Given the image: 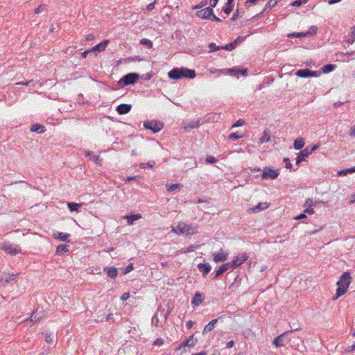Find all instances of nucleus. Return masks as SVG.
Instances as JSON below:
<instances>
[{
    "label": "nucleus",
    "instance_id": "30",
    "mask_svg": "<svg viewBox=\"0 0 355 355\" xmlns=\"http://www.w3.org/2000/svg\"><path fill=\"white\" fill-rule=\"evenodd\" d=\"M288 37H309V33H306V32H300V33H293L288 35Z\"/></svg>",
    "mask_w": 355,
    "mask_h": 355
},
{
    "label": "nucleus",
    "instance_id": "52",
    "mask_svg": "<svg viewBox=\"0 0 355 355\" xmlns=\"http://www.w3.org/2000/svg\"><path fill=\"white\" fill-rule=\"evenodd\" d=\"M239 17H240V12L239 10V9H236L230 19L232 21H236Z\"/></svg>",
    "mask_w": 355,
    "mask_h": 355
},
{
    "label": "nucleus",
    "instance_id": "44",
    "mask_svg": "<svg viewBox=\"0 0 355 355\" xmlns=\"http://www.w3.org/2000/svg\"><path fill=\"white\" fill-rule=\"evenodd\" d=\"M317 31H318V27L317 26H311L310 27L309 31H307L306 33H309V36H313V35H315L316 34Z\"/></svg>",
    "mask_w": 355,
    "mask_h": 355
},
{
    "label": "nucleus",
    "instance_id": "1",
    "mask_svg": "<svg viewBox=\"0 0 355 355\" xmlns=\"http://www.w3.org/2000/svg\"><path fill=\"white\" fill-rule=\"evenodd\" d=\"M168 76L171 79L178 80L182 78H194L196 76L195 70L188 68L180 67L173 68L168 73Z\"/></svg>",
    "mask_w": 355,
    "mask_h": 355
},
{
    "label": "nucleus",
    "instance_id": "41",
    "mask_svg": "<svg viewBox=\"0 0 355 355\" xmlns=\"http://www.w3.org/2000/svg\"><path fill=\"white\" fill-rule=\"evenodd\" d=\"M140 44L144 46H146L148 48H151L153 46V42L148 39H142L140 41Z\"/></svg>",
    "mask_w": 355,
    "mask_h": 355
},
{
    "label": "nucleus",
    "instance_id": "10",
    "mask_svg": "<svg viewBox=\"0 0 355 355\" xmlns=\"http://www.w3.org/2000/svg\"><path fill=\"white\" fill-rule=\"evenodd\" d=\"M214 261L216 263L225 261L228 258V253L220 249L219 252L213 253Z\"/></svg>",
    "mask_w": 355,
    "mask_h": 355
},
{
    "label": "nucleus",
    "instance_id": "13",
    "mask_svg": "<svg viewBox=\"0 0 355 355\" xmlns=\"http://www.w3.org/2000/svg\"><path fill=\"white\" fill-rule=\"evenodd\" d=\"M311 153L309 150V147H306L304 150H302L296 158V164L300 165L302 161H305L306 157H308Z\"/></svg>",
    "mask_w": 355,
    "mask_h": 355
},
{
    "label": "nucleus",
    "instance_id": "43",
    "mask_svg": "<svg viewBox=\"0 0 355 355\" xmlns=\"http://www.w3.org/2000/svg\"><path fill=\"white\" fill-rule=\"evenodd\" d=\"M210 51H216L222 49V46H217L215 43L211 42L209 44Z\"/></svg>",
    "mask_w": 355,
    "mask_h": 355
},
{
    "label": "nucleus",
    "instance_id": "38",
    "mask_svg": "<svg viewBox=\"0 0 355 355\" xmlns=\"http://www.w3.org/2000/svg\"><path fill=\"white\" fill-rule=\"evenodd\" d=\"M270 140V135L266 132L264 131L262 137L260 139L261 143L268 142Z\"/></svg>",
    "mask_w": 355,
    "mask_h": 355
},
{
    "label": "nucleus",
    "instance_id": "37",
    "mask_svg": "<svg viewBox=\"0 0 355 355\" xmlns=\"http://www.w3.org/2000/svg\"><path fill=\"white\" fill-rule=\"evenodd\" d=\"M243 137L242 134H240L239 132H234L230 135L229 139L232 141H236L237 139Z\"/></svg>",
    "mask_w": 355,
    "mask_h": 355
},
{
    "label": "nucleus",
    "instance_id": "27",
    "mask_svg": "<svg viewBox=\"0 0 355 355\" xmlns=\"http://www.w3.org/2000/svg\"><path fill=\"white\" fill-rule=\"evenodd\" d=\"M69 251V245H63V244H61V245H58L57 247V249H56V253L58 254H63L64 252H67Z\"/></svg>",
    "mask_w": 355,
    "mask_h": 355
},
{
    "label": "nucleus",
    "instance_id": "61",
    "mask_svg": "<svg viewBox=\"0 0 355 355\" xmlns=\"http://www.w3.org/2000/svg\"><path fill=\"white\" fill-rule=\"evenodd\" d=\"M157 2V0H155L154 2L153 3H149L147 7H146V9L148 10V11H150L152 10H153L155 8V3Z\"/></svg>",
    "mask_w": 355,
    "mask_h": 355
},
{
    "label": "nucleus",
    "instance_id": "16",
    "mask_svg": "<svg viewBox=\"0 0 355 355\" xmlns=\"http://www.w3.org/2000/svg\"><path fill=\"white\" fill-rule=\"evenodd\" d=\"M18 274L4 275L0 278V284L4 286L6 283H9L12 281H15Z\"/></svg>",
    "mask_w": 355,
    "mask_h": 355
},
{
    "label": "nucleus",
    "instance_id": "54",
    "mask_svg": "<svg viewBox=\"0 0 355 355\" xmlns=\"http://www.w3.org/2000/svg\"><path fill=\"white\" fill-rule=\"evenodd\" d=\"M44 7H45L44 4H41L40 6H39L37 8H36L35 9V13L40 14V12H42L44 10Z\"/></svg>",
    "mask_w": 355,
    "mask_h": 355
},
{
    "label": "nucleus",
    "instance_id": "35",
    "mask_svg": "<svg viewBox=\"0 0 355 355\" xmlns=\"http://www.w3.org/2000/svg\"><path fill=\"white\" fill-rule=\"evenodd\" d=\"M335 69V65L332 64H328L324 65L322 67V71L324 73H329Z\"/></svg>",
    "mask_w": 355,
    "mask_h": 355
},
{
    "label": "nucleus",
    "instance_id": "39",
    "mask_svg": "<svg viewBox=\"0 0 355 355\" xmlns=\"http://www.w3.org/2000/svg\"><path fill=\"white\" fill-rule=\"evenodd\" d=\"M308 2V0H295L291 3V6L294 7H299L302 4H305Z\"/></svg>",
    "mask_w": 355,
    "mask_h": 355
},
{
    "label": "nucleus",
    "instance_id": "12",
    "mask_svg": "<svg viewBox=\"0 0 355 355\" xmlns=\"http://www.w3.org/2000/svg\"><path fill=\"white\" fill-rule=\"evenodd\" d=\"M248 258V256L246 253H241L239 254L233 260L232 263L234 267L237 268L238 266H241L242 263H243Z\"/></svg>",
    "mask_w": 355,
    "mask_h": 355
},
{
    "label": "nucleus",
    "instance_id": "42",
    "mask_svg": "<svg viewBox=\"0 0 355 355\" xmlns=\"http://www.w3.org/2000/svg\"><path fill=\"white\" fill-rule=\"evenodd\" d=\"M198 248V245H190L186 248L182 249L181 252L182 253H187L190 252H193L194 250L197 249Z\"/></svg>",
    "mask_w": 355,
    "mask_h": 355
},
{
    "label": "nucleus",
    "instance_id": "2",
    "mask_svg": "<svg viewBox=\"0 0 355 355\" xmlns=\"http://www.w3.org/2000/svg\"><path fill=\"white\" fill-rule=\"evenodd\" d=\"M350 274L348 272H345L343 273L340 279L337 282V290H336V297H338L343 294H345L350 284Z\"/></svg>",
    "mask_w": 355,
    "mask_h": 355
},
{
    "label": "nucleus",
    "instance_id": "14",
    "mask_svg": "<svg viewBox=\"0 0 355 355\" xmlns=\"http://www.w3.org/2000/svg\"><path fill=\"white\" fill-rule=\"evenodd\" d=\"M197 338H195L193 335L190 336L183 343H182L176 350L181 349L184 347H193L197 343Z\"/></svg>",
    "mask_w": 355,
    "mask_h": 355
},
{
    "label": "nucleus",
    "instance_id": "46",
    "mask_svg": "<svg viewBox=\"0 0 355 355\" xmlns=\"http://www.w3.org/2000/svg\"><path fill=\"white\" fill-rule=\"evenodd\" d=\"M45 340L47 343H52L53 342V335L52 334H45Z\"/></svg>",
    "mask_w": 355,
    "mask_h": 355
},
{
    "label": "nucleus",
    "instance_id": "15",
    "mask_svg": "<svg viewBox=\"0 0 355 355\" xmlns=\"http://www.w3.org/2000/svg\"><path fill=\"white\" fill-rule=\"evenodd\" d=\"M132 108V105L130 104H120L116 107V112L119 114H125L128 113Z\"/></svg>",
    "mask_w": 355,
    "mask_h": 355
},
{
    "label": "nucleus",
    "instance_id": "29",
    "mask_svg": "<svg viewBox=\"0 0 355 355\" xmlns=\"http://www.w3.org/2000/svg\"><path fill=\"white\" fill-rule=\"evenodd\" d=\"M166 187L168 192H172L177 189H180L182 187V185L180 184H166Z\"/></svg>",
    "mask_w": 355,
    "mask_h": 355
},
{
    "label": "nucleus",
    "instance_id": "6",
    "mask_svg": "<svg viewBox=\"0 0 355 355\" xmlns=\"http://www.w3.org/2000/svg\"><path fill=\"white\" fill-rule=\"evenodd\" d=\"M139 74L136 73H130L122 77L119 83V84H123V85H133L139 79Z\"/></svg>",
    "mask_w": 355,
    "mask_h": 355
},
{
    "label": "nucleus",
    "instance_id": "45",
    "mask_svg": "<svg viewBox=\"0 0 355 355\" xmlns=\"http://www.w3.org/2000/svg\"><path fill=\"white\" fill-rule=\"evenodd\" d=\"M234 5H227L223 8V11L226 14L229 15L233 10Z\"/></svg>",
    "mask_w": 355,
    "mask_h": 355
},
{
    "label": "nucleus",
    "instance_id": "28",
    "mask_svg": "<svg viewBox=\"0 0 355 355\" xmlns=\"http://www.w3.org/2000/svg\"><path fill=\"white\" fill-rule=\"evenodd\" d=\"M83 205V204L76 202H68L67 206L70 211H78V209Z\"/></svg>",
    "mask_w": 355,
    "mask_h": 355
},
{
    "label": "nucleus",
    "instance_id": "49",
    "mask_svg": "<svg viewBox=\"0 0 355 355\" xmlns=\"http://www.w3.org/2000/svg\"><path fill=\"white\" fill-rule=\"evenodd\" d=\"M216 161L217 159L213 156H207L206 158V162L207 164H214Z\"/></svg>",
    "mask_w": 355,
    "mask_h": 355
},
{
    "label": "nucleus",
    "instance_id": "11",
    "mask_svg": "<svg viewBox=\"0 0 355 355\" xmlns=\"http://www.w3.org/2000/svg\"><path fill=\"white\" fill-rule=\"evenodd\" d=\"M3 249L11 254H16L21 251V248L17 245H12L10 243H6Z\"/></svg>",
    "mask_w": 355,
    "mask_h": 355
},
{
    "label": "nucleus",
    "instance_id": "64",
    "mask_svg": "<svg viewBox=\"0 0 355 355\" xmlns=\"http://www.w3.org/2000/svg\"><path fill=\"white\" fill-rule=\"evenodd\" d=\"M245 37H241V36H239L234 41V42H236V46H237L239 44L241 43L242 42H243Z\"/></svg>",
    "mask_w": 355,
    "mask_h": 355
},
{
    "label": "nucleus",
    "instance_id": "58",
    "mask_svg": "<svg viewBox=\"0 0 355 355\" xmlns=\"http://www.w3.org/2000/svg\"><path fill=\"white\" fill-rule=\"evenodd\" d=\"M284 162L286 164V168H288V169H291L292 164L291 163L289 158H284Z\"/></svg>",
    "mask_w": 355,
    "mask_h": 355
},
{
    "label": "nucleus",
    "instance_id": "48",
    "mask_svg": "<svg viewBox=\"0 0 355 355\" xmlns=\"http://www.w3.org/2000/svg\"><path fill=\"white\" fill-rule=\"evenodd\" d=\"M208 3L207 1V0H202L201 1L198 5L195 6L193 7V9H199V8H201L205 6H207Z\"/></svg>",
    "mask_w": 355,
    "mask_h": 355
},
{
    "label": "nucleus",
    "instance_id": "60",
    "mask_svg": "<svg viewBox=\"0 0 355 355\" xmlns=\"http://www.w3.org/2000/svg\"><path fill=\"white\" fill-rule=\"evenodd\" d=\"M305 206H308V207H312L313 205H315V202L313 201L312 199L311 198H308L306 202H305Z\"/></svg>",
    "mask_w": 355,
    "mask_h": 355
},
{
    "label": "nucleus",
    "instance_id": "9",
    "mask_svg": "<svg viewBox=\"0 0 355 355\" xmlns=\"http://www.w3.org/2000/svg\"><path fill=\"white\" fill-rule=\"evenodd\" d=\"M196 15L201 19H211V15H213V9L211 7H207L197 11Z\"/></svg>",
    "mask_w": 355,
    "mask_h": 355
},
{
    "label": "nucleus",
    "instance_id": "25",
    "mask_svg": "<svg viewBox=\"0 0 355 355\" xmlns=\"http://www.w3.org/2000/svg\"><path fill=\"white\" fill-rule=\"evenodd\" d=\"M304 146V139L301 137L297 138L293 144V146L296 150L302 149Z\"/></svg>",
    "mask_w": 355,
    "mask_h": 355
},
{
    "label": "nucleus",
    "instance_id": "34",
    "mask_svg": "<svg viewBox=\"0 0 355 355\" xmlns=\"http://www.w3.org/2000/svg\"><path fill=\"white\" fill-rule=\"evenodd\" d=\"M225 272H226L225 268L222 266H220L217 270L215 272V276L214 278L217 279L220 275H222Z\"/></svg>",
    "mask_w": 355,
    "mask_h": 355
},
{
    "label": "nucleus",
    "instance_id": "31",
    "mask_svg": "<svg viewBox=\"0 0 355 355\" xmlns=\"http://www.w3.org/2000/svg\"><path fill=\"white\" fill-rule=\"evenodd\" d=\"M268 207L266 203L259 202L254 208H253L254 212H258L262 211Z\"/></svg>",
    "mask_w": 355,
    "mask_h": 355
},
{
    "label": "nucleus",
    "instance_id": "62",
    "mask_svg": "<svg viewBox=\"0 0 355 355\" xmlns=\"http://www.w3.org/2000/svg\"><path fill=\"white\" fill-rule=\"evenodd\" d=\"M164 343V340L162 338H157L154 343H153V345H162V344Z\"/></svg>",
    "mask_w": 355,
    "mask_h": 355
},
{
    "label": "nucleus",
    "instance_id": "4",
    "mask_svg": "<svg viewBox=\"0 0 355 355\" xmlns=\"http://www.w3.org/2000/svg\"><path fill=\"white\" fill-rule=\"evenodd\" d=\"M300 328H295L292 329L291 331L284 332L273 340L272 344L277 347L284 346L289 341V340L286 338V334L292 331H297Z\"/></svg>",
    "mask_w": 355,
    "mask_h": 355
},
{
    "label": "nucleus",
    "instance_id": "26",
    "mask_svg": "<svg viewBox=\"0 0 355 355\" xmlns=\"http://www.w3.org/2000/svg\"><path fill=\"white\" fill-rule=\"evenodd\" d=\"M202 300H203L202 295L199 293H196L194 295V297L192 300V304L193 305L198 306L202 302Z\"/></svg>",
    "mask_w": 355,
    "mask_h": 355
},
{
    "label": "nucleus",
    "instance_id": "8",
    "mask_svg": "<svg viewBox=\"0 0 355 355\" xmlns=\"http://www.w3.org/2000/svg\"><path fill=\"white\" fill-rule=\"evenodd\" d=\"M295 74L300 78L317 77L320 75V72L312 71L309 69H303L297 70Z\"/></svg>",
    "mask_w": 355,
    "mask_h": 355
},
{
    "label": "nucleus",
    "instance_id": "24",
    "mask_svg": "<svg viewBox=\"0 0 355 355\" xmlns=\"http://www.w3.org/2000/svg\"><path fill=\"white\" fill-rule=\"evenodd\" d=\"M31 130L32 132H36L38 133H42L45 131V128L44 125L39 124V123H35L33 124L31 128Z\"/></svg>",
    "mask_w": 355,
    "mask_h": 355
},
{
    "label": "nucleus",
    "instance_id": "23",
    "mask_svg": "<svg viewBox=\"0 0 355 355\" xmlns=\"http://www.w3.org/2000/svg\"><path fill=\"white\" fill-rule=\"evenodd\" d=\"M227 71L228 73H234V75H237L239 73H241L243 76H246L247 73H248V70L247 69L241 70L240 69L235 68V67L229 69H227Z\"/></svg>",
    "mask_w": 355,
    "mask_h": 355
},
{
    "label": "nucleus",
    "instance_id": "57",
    "mask_svg": "<svg viewBox=\"0 0 355 355\" xmlns=\"http://www.w3.org/2000/svg\"><path fill=\"white\" fill-rule=\"evenodd\" d=\"M133 264L132 263H130L128 265V266L125 268V269L124 270V272L123 273L124 274H127L128 272H130V271H132L133 270Z\"/></svg>",
    "mask_w": 355,
    "mask_h": 355
},
{
    "label": "nucleus",
    "instance_id": "20",
    "mask_svg": "<svg viewBox=\"0 0 355 355\" xmlns=\"http://www.w3.org/2000/svg\"><path fill=\"white\" fill-rule=\"evenodd\" d=\"M141 218V214H132V215H125L123 216V218L127 220V223L128 225H132L134 221Z\"/></svg>",
    "mask_w": 355,
    "mask_h": 355
},
{
    "label": "nucleus",
    "instance_id": "56",
    "mask_svg": "<svg viewBox=\"0 0 355 355\" xmlns=\"http://www.w3.org/2000/svg\"><path fill=\"white\" fill-rule=\"evenodd\" d=\"M113 314L112 313H110L107 315L105 316L103 315L101 318L99 319L100 321H103L104 318H105L106 321L112 320Z\"/></svg>",
    "mask_w": 355,
    "mask_h": 355
},
{
    "label": "nucleus",
    "instance_id": "21",
    "mask_svg": "<svg viewBox=\"0 0 355 355\" xmlns=\"http://www.w3.org/2000/svg\"><path fill=\"white\" fill-rule=\"evenodd\" d=\"M104 270L107 272V275L110 278L114 279L117 276L118 270L114 267H107L105 268Z\"/></svg>",
    "mask_w": 355,
    "mask_h": 355
},
{
    "label": "nucleus",
    "instance_id": "53",
    "mask_svg": "<svg viewBox=\"0 0 355 355\" xmlns=\"http://www.w3.org/2000/svg\"><path fill=\"white\" fill-rule=\"evenodd\" d=\"M36 312H32L31 315L29 317V320L31 322H36L39 320V317L35 314Z\"/></svg>",
    "mask_w": 355,
    "mask_h": 355
},
{
    "label": "nucleus",
    "instance_id": "18",
    "mask_svg": "<svg viewBox=\"0 0 355 355\" xmlns=\"http://www.w3.org/2000/svg\"><path fill=\"white\" fill-rule=\"evenodd\" d=\"M71 236L70 234L64 233V232H55L53 234V237L55 239H59L62 241L69 242V238Z\"/></svg>",
    "mask_w": 355,
    "mask_h": 355
},
{
    "label": "nucleus",
    "instance_id": "55",
    "mask_svg": "<svg viewBox=\"0 0 355 355\" xmlns=\"http://www.w3.org/2000/svg\"><path fill=\"white\" fill-rule=\"evenodd\" d=\"M350 173H352V171H351V169L349 168V169L340 171L338 173V175L342 176V175H346L347 174Z\"/></svg>",
    "mask_w": 355,
    "mask_h": 355
},
{
    "label": "nucleus",
    "instance_id": "19",
    "mask_svg": "<svg viewBox=\"0 0 355 355\" xmlns=\"http://www.w3.org/2000/svg\"><path fill=\"white\" fill-rule=\"evenodd\" d=\"M109 43L108 40H103L98 44L96 45L94 47L91 49V51H98L101 52L105 49V47L107 46V44Z\"/></svg>",
    "mask_w": 355,
    "mask_h": 355
},
{
    "label": "nucleus",
    "instance_id": "32",
    "mask_svg": "<svg viewBox=\"0 0 355 355\" xmlns=\"http://www.w3.org/2000/svg\"><path fill=\"white\" fill-rule=\"evenodd\" d=\"M200 125V121L198 120V121H192L191 122H189V123L184 126V128L185 129H187V128H189V129H193V128H198Z\"/></svg>",
    "mask_w": 355,
    "mask_h": 355
},
{
    "label": "nucleus",
    "instance_id": "33",
    "mask_svg": "<svg viewBox=\"0 0 355 355\" xmlns=\"http://www.w3.org/2000/svg\"><path fill=\"white\" fill-rule=\"evenodd\" d=\"M236 47V42H230L225 46H222V49H225L226 51H232L233 49H234Z\"/></svg>",
    "mask_w": 355,
    "mask_h": 355
},
{
    "label": "nucleus",
    "instance_id": "51",
    "mask_svg": "<svg viewBox=\"0 0 355 355\" xmlns=\"http://www.w3.org/2000/svg\"><path fill=\"white\" fill-rule=\"evenodd\" d=\"M244 123L245 121L243 119H239L232 125V128L242 126L243 125H244Z\"/></svg>",
    "mask_w": 355,
    "mask_h": 355
},
{
    "label": "nucleus",
    "instance_id": "22",
    "mask_svg": "<svg viewBox=\"0 0 355 355\" xmlns=\"http://www.w3.org/2000/svg\"><path fill=\"white\" fill-rule=\"evenodd\" d=\"M218 319H214L211 322H209L204 328V330L202 331L203 334L208 333L211 331L214 327L216 324L218 322Z\"/></svg>",
    "mask_w": 355,
    "mask_h": 355
},
{
    "label": "nucleus",
    "instance_id": "50",
    "mask_svg": "<svg viewBox=\"0 0 355 355\" xmlns=\"http://www.w3.org/2000/svg\"><path fill=\"white\" fill-rule=\"evenodd\" d=\"M223 266L225 268L226 271L230 268H232V269L236 268V267H234V266H233L232 261L223 264Z\"/></svg>",
    "mask_w": 355,
    "mask_h": 355
},
{
    "label": "nucleus",
    "instance_id": "59",
    "mask_svg": "<svg viewBox=\"0 0 355 355\" xmlns=\"http://www.w3.org/2000/svg\"><path fill=\"white\" fill-rule=\"evenodd\" d=\"M139 179H140V176H130L126 178L125 182H130L132 180L138 181Z\"/></svg>",
    "mask_w": 355,
    "mask_h": 355
},
{
    "label": "nucleus",
    "instance_id": "36",
    "mask_svg": "<svg viewBox=\"0 0 355 355\" xmlns=\"http://www.w3.org/2000/svg\"><path fill=\"white\" fill-rule=\"evenodd\" d=\"M277 3V0H269L267 4L266 5V7L263 10V11H266V10H270L272 8H273L275 6H276Z\"/></svg>",
    "mask_w": 355,
    "mask_h": 355
},
{
    "label": "nucleus",
    "instance_id": "17",
    "mask_svg": "<svg viewBox=\"0 0 355 355\" xmlns=\"http://www.w3.org/2000/svg\"><path fill=\"white\" fill-rule=\"evenodd\" d=\"M198 268L202 273V276L205 277L210 272L211 266L208 263H199Z\"/></svg>",
    "mask_w": 355,
    "mask_h": 355
},
{
    "label": "nucleus",
    "instance_id": "47",
    "mask_svg": "<svg viewBox=\"0 0 355 355\" xmlns=\"http://www.w3.org/2000/svg\"><path fill=\"white\" fill-rule=\"evenodd\" d=\"M151 322H152V324L155 325V326H158L159 324V318L158 317V314H155L153 318H152V320H151Z\"/></svg>",
    "mask_w": 355,
    "mask_h": 355
},
{
    "label": "nucleus",
    "instance_id": "5",
    "mask_svg": "<svg viewBox=\"0 0 355 355\" xmlns=\"http://www.w3.org/2000/svg\"><path fill=\"white\" fill-rule=\"evenodd\" d=\"M144 126L146 129L150 130L153 133H157L163 128L164 125L162 122L152 120L144 122Z\"/></svg>",
    "mask_w": 355,
    "mask_h": 355
},
{
    "label": "nucleus",
    "instance_id": "3",
    "mask_svg": "<svg viewBox=\"0 0 355 355\" xmlns=\"http://www.w3.org/2000/svg\"><path fill=\"white\" fill-rule=\"evenodd\" d=\"M172 232L178 234L192 235L197 232V227L192 224L181 222L176 226L172 227Z\"/></svg>",
    "mask_w": 355,
    "mask_h": 355
},
{
    "label": "nucleus",
    "instance_id": "63",
    "mask_svg": "<svg viewBox=\"0 0 355 355\" xmlns=\"http://www.w3.org/2000/svg\"><path fill=\"white\" fill-rule=\"evenodd\" d=\"M93 159L95 161L96 164L101 165L102 159L99 157V156L94 155Z\"/></svg>",
    "mask_w": 355,
    "mask_h": 355
},
{
    "label": "nucleus",
    "instance_id": "40",
    "mask_svg": "<svg viewBox=\"0 0 355 355\" xmlns=\"http://www.w3.org/2000/svg\"><path fill=\"white\" fill-rule=\"evenodd\" d=\"M155 164V163L154 161H148L147 163H141L139 164V167L141 168H146V166L148 168H153Z\"/></svg>",
    "mask_w": 355,
    "mask_h": 355
},
{
    "label": "nucleus",
    "instance_id": "7",
    "mask_svg": "<svg viewBox=\"0 0 355 355\" xmlns=\"http://www.w3.org/2000/svg\"><path fill=\"white\" fill-rule=\"evenodd\" d=\"M279 174L278 170H273L270 167H265L262 171L261 178L263 180H275L278 177Z\"/></svg>",
    "mask_w": 355,
    "mask_h": 355
}]
</instances>
